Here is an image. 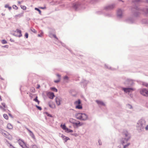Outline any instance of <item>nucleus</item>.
I'll return each mask as SVG.
<instances>
[{"label":"nucleus","instance_id":"nucleus-1","mask_svg":"<svg viewBox=\"0 0 148 148\" xmlns=\"http://www.w3.org/2000/svg\"><path fill=\"white\" fill-rule=\"evenodd\" d=\"M123 137L125 138H122L121 140V143L123 146V148H127L130 145V143H127V142L130 139L131 137L126 131H125L123 132Z\"/></svg>","mask_w":148,"mask_h":148},{"label":"nucleus","instance_id":"nucleus-2","mask_svg":"<svg viewBox=\"0 0 148 148\" xmlns=\"http://www.w3.org/2000/svg\"><path fill=\"white\" fill-rule=\"evenodd\" d=\"M76 116L77 119L83 120H86L88 119L87 116L84 113H78Z\"/></svg>","mask_w":148,"mask_h":148},{"label":"nucleus","instance_id":"nucleus-3","mask_svg":"<svg viewBox=\"0 0 148 148\" xmlns=\"http://www.w3.org/2000/svg\"><path fill=\"white\" fill-rule=\"evenodd\" d=\"M74 104L76 108L79 109H82V107L81 100L80 99H79L75 101L74 103Z\"/></svg>","mask_w":148,"mask_h":148},{"label":"nucleus","instance_id":"nucleus-4","mask_svg":"<svg viewBox=\"0 0 148 148\" xmlns=\"http://www.w3.org/2000/svg\"><path fill=\"white\" fill-rule=\"evenodd\" d=\"M140 92L141 94L143 95L148 96V90L145 88L141 89L140 90Z\"/></svg>","mask_w":148,"mask_h":148},{"label":"nucleus","instance_id":"nucleus-5","mask_svg":"<svg viewBox=\"0 0 148 148\" xmlns=\"http://www.w3.org/2000/svg\"><path fill=\"white\" fill-rule=\"evenodd\" d=\"M13 35L15 36L20 37L22 36L21 31L17 29L15 31L13 34Z\"/></svg>","mask_w":148,"mask_h":148},{"label":"nucleus","instance_id":"nucleus-6","mask_svg":"<svg viewBox=\"0 0 148 148\" xmlns=\"http://www.w3.org/2000/svg\"><path fill=\"white\" fill-rule=\"evenodd\" d=\"M123 90L126 93H127L132 92L134 89L133 88H123Z\"/></svg>","mask_w":148,"mask_h":148},{"label":"nucleus","instance_id":"nucleus-7","mask_svg":"<svg viewBox=\"0 0 148 148\" xmlns=\"http://www.w3.org/2000/svg\"><path fill=\"white\" fill-rule=\"evenodd\" d=\"M47 95L51 99H53L55 96L54 95L53 92H49L48 93Z\"/></svg>","mask_w":148,"mask_h":148},{"label":"nucleus","instance_id":"nucleus-8","mask_svg":"<svg viewBox=\"0 0 148 148\" xmlns=\"http://www.w3.org/2000/svg\"><path fill=\"white\" fill-rule=\"evenodd\" d=\"M61 137L64 140L65 142H66L67 140H70L69 137L65 136L63 134L62 135Z\"/></svg>","mask_w":148,"mask_h":148},{"label":"nucleus","instance_id":"nucleus-9","mask_svg":"<svg viewBox=\"0 0 148 148\" xmlns=\"http://www.w3.org/2000/svg\"><path fill=\"white\" fill-rule=\"evenodd\" d=\"M117 14L118 16L119 17H121L122 16V11L121 10H119L117 11Z\"/></svg>","mask_w":148,"mask_h":148},{"label":"nucleus","instance_id":"nucleus-10","mask_svg":"<svg viewBox=\"0 0 148 148\" xmlns=\"http://www.w3.org/2000/svg\"><path fill=\"white\" fill-rule=\"evenodd\" d=\"M56 101V103H57V104L59 106L60 105V99L58 98V97H56V98L55 99Z\"/></svg>","mask_w":148,"mask_h":148},{"label":"nucleus","instance_id":"nucleus-11","mask_svg":"<svg viewBox=\"0 0 148 148\" xmlns=\"http://www.w3.org/2000/svg\"><path fill=\"white\" fill-rule=\"evenodd\" d=\"M2 105L3 106V108L1 106H0V108L3 111H5V108H6V106L5 103H2Z\"/></svg>","mask_w":148,"mask_h":148},{"label":"nucleus","instance_id":"nucleus-12","mask_svg":"<svg viewBox=\"0 0 148 148\" xmlns=\"http://www.w3.org/2000/svg\"><path fill=\"white\" fill-rule=\"evenodd\" d=\"M96 102L97 103V104L99 105L104 106V103L102 102V101H99V100H96Z\"/></svg>","mask_w":148,"mask_h":148},{"label":"nucleus","instance_id":"nucleus-13","mask_svg":"<svg viewBox=\"0 0 148 148\" xmlns=\"http://www.w3.org/2000/svg\"><path fill=\"white\" fill-rule=\"evenodd\" d=\"M133 83V82L132 80H127L125 82L126 84H128L129 85H131Z\"/></svg>","mask_w":148,"mask_h":148},{"label":"nucleus","instance_id":"nucleus-14","mask_svg":"<svg viewBox=\"0 0 148 148\" xmlns=\"http://www.w3.org/2000/svg\"><path fill=\"white\" fill-rule=\"evenodd\" d=\"M74 125L76 127L82 125L83 124L81 123L79 121H78L77 123H75Z\"/></svg>","mask_w":148,"mask_h":148},{"label":"nucleus","instance_id":"nucleus-15","mask_svg":"<svg viewBox=\"0 0 148 148\" xmlns=\"http://www.w3.org/2000/svg\"><path fill=\"white\" fill-rule=\"evenodd\" d=\"M65 131L66 132H67V133L72 132H73V131L72 130L69 129L67 127L66 128Z\"/></svg>","mask_w":148,"mask_h":148},{"label":"nucleus","instance_id":"nucleus-16","mask_svg":"<svg viewBox=\"0 0 148 148\" xmlns=\"http://www.w3.org/2000/svg\"><path fill=\"white\" fill-rule=\"evenodd\" d=\"M7 127L8 129H12L13 128L12 125L10 123H8V124Z\"/></svg>","mask_w":148,"mask_h":148},{"label":"nucleus","instance_id":"nucleus-17","mask_svg":"<svg viewBox=\"0 0 148 148\" xmlns=\"http://www.w3.org/2000/svg\"><path fill=\"white\" fill-rule=\"evenodd\" d=\"M75 120L73 119H71L69 120V122L74 124L75 123Z\"/></svg>","mask_w":148,"mask_h":148},{"label":"nucleus","instance_id":"nucleus-18","mask_svg":"<svg viewBox=\"0 0 148 148\" xmlns=\"http://www.w3.org/2000/svg\"><path fill=\"white\" fill-rule=\"evenodd\" d=\"M61 127L64 131L66 130V127L65 124L62 125L61 124L60 126Z\"/></svg>","mask_w":148,"mask_h":148},{"label":"nucleus","instance_id":"nucleus-19","mask_svg":"<svg viewBox=\"0 0 148 148\" xmlns=\"http://www.w3.org/2000/svg\"><path fill=\"white\" fill-rule=\"evenodd\" d=\"M5 7V8H8L9 10H10L12 9L11 7L8 4H6Z\"/></svg>","mask_w":148,"mask_h":148},{"label":"nucleus","instance_id":"nucleus-20","mask_svg":"<svg viewBox=\"0 0 148 148\" xmlns=\"http://www.w3.org/2000/svg\"><path fill=\"white\" fill-rule=\"evenodd\" d=\"M3 116L6 119L8 120V119L9 118L7 114H4L3 115Z\"/></svg>","mask_w":148,"mask_h":148},{"label":"nucleus","instance_id":"nucleus-21","mask_svg":"<svg viewBox=\"0 0 148 148\" xmlns=\"http://www.w3.org/2000/svg\"><path fill=\"white\" fill-rule=\"evenodd\" d=\"M34 101L37 102L38 104H39V101L38 99V97H36V98L34 99Z\"/></svg>","mask_w":148,"mask_h":148},{"label":"nucleus","instance_id":"nucleus-22","mask_svg":"<svg viewBox=\"0 0 148 148\" xmlns=\"http://www.w3.org/2000/svg\"><path fill=\"white\" fill-rule=\"evenodd\" d=\"M21 7L23 10H25L26 9V7L25 6L21 5Z\"/></svg>","mask_w":148,"mask_h":148},{"label":"nucleus","instance_id":"nucleus-23","mask_svg":"<svg viewBox=\"0 0 148 148\" xmlns=\"http://www.w3.org/2000/svg\"><path fill=\"white\" fill-rule=\"evenodd\" d=\"M142 85L144 86H145L146 87H148V84L145 83V82H143L142 83Z\"/></svg>","mask_w":148,"mask_h":148},{"label":"nucleus","instance_id":"nucleus-24","mask_svg":"<svg viewBox=\"0 0 148 148\" xmlns=\"http://www.w3.org/2000/svg\"><path fill=\"white\" fill-rule=\"evenodd\" d=\"M51 90L56 92H57L58 91L55 88H51Z\"/></svg>","mask_w":148,"mask_h":148},{"label":"nucleus","instance_id":"nucleus-25","mask_svg":"<svg viewBox=\"0 0 148 148\" xmlns=\"http://www.w3.org/2000/svg\"><path fill=\"white\" fill-rule=\"evenodd\" d=\"M13 8L16 10L18 9V7L16 5H14L12 6Z\"/></svg>","mask_w":148,"mask_h":148},{"label":"nucleus","instance_id":"nucleus-26","mask_svg":"<svg viewBox=\"0 0 148 148\" xmlns=\"http://www.w3.org/2000/svg\"><path fill=\"white\" fill-rule=\"evenodd\" d=\"M31 30L32 32H33L34 33H37V31H36V30L34 28H31Z\"/></svg>","mask_w":148,"mask_h":148},{"label":"nucleus","instance_id":"nucleus-27","mask_svg":"<svg viewBox=\"0 0 148 148\" xmlns=\"http://www.w3.org/2000/svg\"><path fill=\"white\" fill-rule=\"evenodd\" d=\"M2 43L3 44H6L7 43V41L4 40H3L2 41Z\"/></svg>","mask_w":148,"mask_h":148},{"label":"nucleus","instance_id":"nucleus-28","mask_svg":"<svg viewBox=\"0 0 148 148\" xmlns=\"http://www.w3.org/2000/svg\"><path fill=\"white\" fill-rule=\"evenodd\" d=\"M35 9L36 10L38 11L39 12V13L40 14H41V11L39 9H38V8H35Z\"/></svg>","mask_w":148,"mask_h":148},{"label":"nucleus","instance_id":"nucleus-29","mask_svg":"<svg viewBox=\"0 0 148 148\" xmlns=\"http://www.w3.org/2000/svg\"><path fill=\"white\" fill-rule=\"evenodd\" d=\"M36 107L38 110H42V108L38 106L37 105L36 106Z\"/></svg>","mask_w":148,"mask_h":148},{"label":"nucleus","instance_id":"nucleus-30","mask_svg":"<svg viewBox=\"0 0 148 148\" xmlns=\"http://www.w3.org/2000/svg\"><path fill=\"white\" fill-rule=\"evenodd\" d=\"M25 37H26V38H27L28 36V34L27 33H25Z\"/></svg>","mask_w":148,"mask_h":148},{"label":"nucleus","instance_id":"nucleus-31","mask_svg":"<svg viewBox=\"0 0 148 148\" xmlns=\"http://www.w3.org/2000/svg\"><path fill=\"white\" fill-rule=\"evenodd\" d=\"M60 79H59L58 80H56L54 81V82L56 83H58L60 82Z\"/></svg>","mask_w":148,"mask_h":148},{"label":"nucleus","instance_id":"nucleus-32","mask_svg":"<svg viewBox=\"0 0 148 148\" xmlns=\"http://www.w3.org/2000/svg\"><path fill=\"white\" fill-rule=\"evenodd\" d=\"M56 75L58 76V79H60L61 75L59 74H57Z\"/></svg>","mask_w":148,"mask_h":148},{"label":"nucleus","instance_id":"nucleus-33","mask_svg":"<svg viewBox=\"0 0 148 148\" xmlns=\"http://www.w3.org/2000/svg\"><path fill=\"white\" fill-rule=\"evenodd\" d=\"M31 148H38V147L35 145H33Z\"/></svg>","mask_w":148,"mask_h":148},{"label":"nucleus","instance_id":"nucleus-34","mask_svg":"<svg viewBox=\"0 0 148 148\" xmlns=\"http://www.w3.org/2000/svg\"><path fill=\"white\" fill-rule=\"evenodd\" d=\"M64 79H68V77L67 76H66L64 77Z\"/></svg>","mask_w":148,"mask_h":148},{"label":"nucleus","instance_id":"nucleus-35","mask_svg":"<svg viewBox=\"0 0 148 148\" xmlns=\"http://www.w3.org/2000/svg\"><path fill=\"white\" fill-rule=\"evenodd\" d=\"M40 8L41 9H46V7L45 6L44 7H40Z\"/></svg>","mask_w":148,"mask_h":148},{"label":"nucleus","instance_id":"nucleus-36","mask_svg":"<svg viewBox=\"0 0 148 148\" xmlns=\"http://www.w3.org/2000/svg\"><path fill=\"white\" fill-rule=\"evenodd\" d=\"M40 87V86L39 84L37 85V88L38 89Z\"/></svg>","mask_w":148,"mask_h":148},{"label":"nucleus","instance_id":"nucleus-37","mask_svg":"<svg viewBox=\"0 0 148 148\" xmlns=\"http://www.w3.org/2000/svg\"><path fill=\"white\" fill-rule=\"evenodd\" d=\"M145 129L146 130H148V125H147L145 127Z\"/></svg>","mask_w":148,"mask_h":148},{"label":"nucleus","instance_id":"nucleus-38","mask_svg":"<svg viewBox=\"0 0 148 148\" xmlns=\"http://www.w3.org/2000/svg\"><path fill=\"white\" fill-rule=\"evenodd\" d=\"M18 3L19 4H21V2L20 1H18Z\"/></svg>","mask_w":148,"mask_h":148},{"label":"nucleus","instance_id":"nucleus-39","mask_svg":"<svg viewBox=\"0 0 148 148\" xmlns=\"http://www.w3.org/2000/svg\"><path fill=\"white\" fill-rule=\"evenodd\" d=\"M53 36H54V37L55 38H57V37H56V36H55V35H53Z\"/></svg>","mask_w":148,"mask_h":148},{"label":"nucleus","instance_id":"nucleus-40","mask_svg":"<svg viewBox=\"0 0 148 148\" xmlns=\"http://www.w3.org/2000/svg\"><path fill=\"white\" fill-rule=\"evenodd\" d=\"M73 135H74L75 136H77V134H72Z\"/></svg>","mask_w":148,"mask_h":148},{"label":"nucleus","instance_id":"nucleus-41","mask_svg":"<svg viewBox=\"0 0 148 148\" xmlns=\"http://www.w3.org/2000/svg\"><path fill=\"white\" fill-rule=\"evenodd\" d=\"M99 145H101V143L99 141Z\"/></svg>","mask_w":148,"mask_h":148},{"label":"nucleus","instance_id":"nucleus-42","mask_svg":"<svg viewBox=\"0 0 148 148\" xmlns=\"http://www.w3.org/2000/svg\"><path fill=\"white\" fill-rule=\"evenodd\" d=\"M29 130V131L30 133H32V132L31 131H30V130Z\"/></svg>","mask_w":148,"mask_h":148},{"label":"nucleus","instance_id":"nucleus-43","mask_svg":"<svg viewBox=\"0 0 148 148\" xmlns=\"http://www.w3.org/2000/svg\"><path fill=\"white\" fill-rule=\"evenodd\" d=\"M9 114V115L10 116H11V114Z\"/></svg>","mask_w":148,"mask_h":148},{"label":"nucleus","instance_id":"nucleus-44","mask_svg":"<svg viewBox=\"0 0 148 148\" xmlns=\"http://www.w3.org/2000/svg\"><path fill=\"white\" fill-rule=\"evenodd\" d=\"M119 148H121V147H120Z\"/></svg>","mask_w":148,"mask_h":148}]
</instances>
